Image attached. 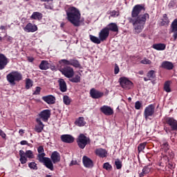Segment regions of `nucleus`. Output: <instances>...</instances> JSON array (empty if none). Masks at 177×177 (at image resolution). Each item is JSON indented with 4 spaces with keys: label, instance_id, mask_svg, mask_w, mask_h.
Wrapping results in <instances>:
<instances>
[{
    "label": "nucleus",
    "instance_id": "45",
    "mask_svg": "<svg viewBox=\"0 0 177 177\" xmlns=\"http://www.w3.org/2000/svg\"><path fill=\"white\" fill-rule=\"evenodd\" d=\"M162 149H164L165 151L169 150V145L168 144V142H165L162 145Z\"/></svg>",
    "mask_w": 177,
    "mask_h": 177
},
{
    "label": "nucleus",
    "instance_id": "39",
    "mask_svg": "<svg viewBox=\"0 0 177 177\" xmlns=\"http://www.w3.org/2000/svg\"><path fill=\"white\" fill-rule=\"evenodd\" d=\"M147 77L149 78V80H154V78H156V71H149L147 73Z\"/></svg>",
    "mask_w": 177,
    "mask_h": 177
},
{
    "label": "nucleus",
    "instance_id": "23",
    "mask_svg": "<svg viewBox=\"0 0 177 177\" xmlns=\"http://www.w3.org/2000/svg\"><path fill=\"white\" fill-rule=\"evenodd\" d=\"M44 165L50 171H55V167L53 166V161L50 158H48L46 159L45 162L43 163Z\"/></svg>",
    "mask_w": 177,
    "mask_h": 177
},
{
    "label": "nucleus",
    "instance_id": "18",
    "mask_svg": "<svg viewBox=\"0 0 177 177\" xmlns=\"http://www.w3.org/2000/svg\"><path fill=\"white\" fill-rule=\"evenodd\" d=\"M51 161H53V164H57V162H60V153L57 151H54L50 156Z\"/></svg>",
    "mask_w": 177,
    "mask_h": 177
},
{
    "label": "nucleus",
    "instance_id": "62",
    "mask_svg": "<svg viewBox=\"0 0 177 177\" xmlns=\"http://www.w3.org/2000/svg\"><path fill=\"white\" fill-rule=\"evenodd\" d=\"M138 74H140V75H143V74H144L143 71H140L138 72Z\"/></svg>",
    "mask_w": 177,
    "mask_h": 177
},
{
    "label": "nucleus",
    "instance_id": "36",
    "mask_svg": "<svg viewBox=\"0 0 177 177\" xmlns=\"http://www.w3.org/2000/svg\"><path fill=\"white\" fill-rule=\"evenodd\" d=\"M164 91H165V92H167V93H169V92H171V82L170 81H167L166 82H165Z\"/></svg>",
    "mask_w": 177,
    "mask_h": 177
},
{
    "label": "nucleus",
    "instance_id": "27",
    "mask_svg": "<svg viewBox=\"0 0 177 177\" xmlns=\"http://www.w3.org/2000/svg\"><path fill=\"white\" fill-rule=\"evenodd\" d=\"M162 68H165L166 70H173L174 64L171 62L165 61L161 64Z\"/></svg>",
    "mask_w": 177,
    "mask_h": 177
},
{
    "label": "nucleus",
    "instance_id": "35",
    "mask_svg": "<svg viewBox=\"0 0 177 177\" xmlns=\"http://www.w3.org/2000/svg\"><path fill=\"white\" fill-rule=\"evenodd\" d=\"M163 19H162L161 24L162 26H168L169 24V19L167 14H164L162 16Z\"/></svg>",
    "mask_w": 177,
    "mask_h": 177
},
{
    "label": "nucleus",
    "instance_id": "30",
    "mask_svg": "<svg viewBox=\"0 0 177 177\" xmlns=\"http://www.w3.org/2000/svg\"><path fill=\"white\" fill-rule=\"evenodd\" d=\"M42 13L39 12H34L30 16V19H32V20H42Z\"/></svg>",
    "mask_w": 177,
    "mask_h": 177
},
{
    "label": "nucleus",
    "instance_id": "46",
    "mask_svg": "<svg viewBox=\"0 0 177 177\" xmlns=\"http://www.w3.org/2000/svg\"><path fill=\"white\" fill-rule=\"evenodd\" d=\"M140 107H142V103L140 101L136 102L135 103L136 110H140Z\"/></svg>",
    "mask_w": 177,
    "mask_h": 177
},
{
    "label": "nucleus",
    "instance_id": "37",
    "mask_svg": "<svg viewBox=\"0 0 177 177\" xmlns=\"http://www.w3.org/2000/svg\"><path fill=\"white\" fill-rule=\"evenodd\" d=\"M146 146H147V142H146L139 144L138 147V153L143 151V150L146 149Z\"/></svg>",
    "mask_w": 177,
    "mask_h": 177
},
{
    "label": "nucleus",
    "instance_id": "7",
    "mask_svg": "<svg viewBox=\"0 0 177 177\" xmlns=\"http://www.w3.org/2000/svg\"><path fill=\"white\" fill-rule=\"evenodd\" d=\"M77 143L80 149H85L87 145L91 143V139L83 133L80 134L77 139Z\"/></svg>",
    "mask_w": 177,
    "mask_h": 177
},
{
    "label": "nucleus",
    "instance_id": "31",
    "mask_svg": "<svg viewBox=\"0 0 177 177\" xmlns=\"http://www.w3.org/2000/svg\"><path fill=\"white\" fill-rule=\"evenodd\" d=\"M89 38H90V41H91V42H93V44H97V45H99V44H101L102 40H100V38L92 35H89Z\"/></svg>",
    "mask_w": 177,
    "mask_h": 177
},
{
    "label": "nucleus",
    "instance_id": "26",
    "mask_svg": "<svg viewBox=\"0 0 177 177\" xmlns=\"http://www.w3.org/2000/svg\"><path fill=\"white\" fill-rule=\"evenodd\" d=\"M77 73L78 74H75L74 76L71 77V79H69L71 82H73L74 84H79V82H81V77L82 75L80 72Z\"/></svg>",
    "mask_w": 177,
    "mask_h": 177
},
{
    "label": "nucleus",
    "instance_id": "60",
    "mask_svg": "<svg viewBox=\"0 0 177 177\" xmlns=\"http://www.w3.org/2000/svg\"><path fill=\"white\" fill-rule=\"evenodd\" d=\"M6 26H1L0 30H6Z\"/></svg>",
    "mask_w": 177,
    "mask_h": 177
},
{
    "label": "nucleus",
    "instance_id": "44",
    "mask_svg": "<svg viewBox=\"0 0 177 177\" xmlns=\"http://www.w3.org/2000/svg\"><path fill=\"white\" fill-rule=\"evenodd\" d=\"M109 15H111V17H115L120 16V13L116 10L108 11Z\"/></svg>",
    "mask_w": 177,
    "mask_h": 177
},
{
    "label": "nucleus",
    "instance_id": "42",
    "mask_svg": "<svg viewBox=\"0 0 177 177\" xmlns=\"http://www.w3.org/2000/svg\"><path fill=\"white\" fill-rule=\"evenodd\" d=\"M32 86V80L31 79H26V89H30Z\"/></svg>",
    "mask_w": 177,
    "mask_h": 177
},
{
    "label": "nucleus",
    "instance_id": "14",
    "mask_svg": "<svg viewBox=\"0 0 177 177\" xmlns=\"http://www.w3.org/2000/svg\"><path fill=\"white\" fill-rule=\"evenodd\" d=\"M100 111L104 115H113L114 114V111L111 107L107 105H104L100 108Z\"/></svg>",
    "mask_w": 177,
    "mask_h": 177
},
{
    "label": "nucleus",
    "instance_id": "49",
    "mask_svg": "<svg viewBox=\"0 0 177 177\" xmlns=\"http://www.w3.org/2000/svg\"><path fill=\"white\" fill-rule=\"evenodd\" d=\"M39 93H41V87L37 86L33 95H39Z\"/></svg>",
    "mask_w": 177,
    "mask_h": 177
},
{
    "label": "nucleus",
    "instance_id": "56",
    "mask_svg": "<svg viewBox=\"0 0 177 177\" xmlns=\"http://www.w3.org/2000/svg\"><path fill=\"white\" fill-rule=\"evenodd\" d=\"M27 59L30 63H32V62H34V57H28Z\"/></svg>",
    "mask_w": 177,
    "mask_h": 177
},
{
    "label": "nucleus",
    "instance_id": "38",
    "mask_svg": "<svg viewBox=\"0 0 177 177\" xmlns=\"http://www.w3.org/2000/svg\"><path fill=\"white\" fill-rule=\"evenodd\" d=\"M28 165L30 169H32L33 171H37L38 169V166L35 162H29Z\"/></svg>",
    "mask_w": 177,
    "mask_h": 177
},
{
    "label": "nucleus",
    "instance_id": "19",
    "mask_svg": "<svg viewBox=\"0 0 177 177\" xmlns=\"http://www.w3.org/2000/svg\"><path fill=\"white\" fill-rule=\"evenodd\" d=\"M36 122L38 124V125H36L35 127V132H37V133H41V132H42V131H44L45 124H44L42 121H41L40 118H37Z\"/></svg>",
    "mask_w": 177,
    "mask_h": 177
},
{
    "label": "nucleus",
    "instance_id": "9",
    "mask_svg": "<svg viewBox=\"0 0 177 177\" xmlns=\"http://www.w3.org/2000/svg\"><path fill=\"white\" fill-rule=\"evenodd\" d=\"M156 110V106L154 104H151L148 105L144 111V117L146 120L149 118V117H153L154 115V112Z\"/></svg>",
    "mask_w": 177,
    "mask_h": 177
},
{
    "label": "nucleus",
    "instance_id": "54",
    "mask_svg": "<svg viewBox=\"0 0 177 177\" xmlns=\"http://www.w3.org/2000/svg\"><path fill=\"white\" fill-rule=\"evenodd\" d=\"M49 68H50L52 71H55L56 70V66L55 65L49 64Z\"/></svg>",
    "mask_w": 177,
    "mask_h": 177
},
{
    "label": "nucleus",
    "instance_id": "52",
    "mask_svg": "<svg viewBox=\"0 0 177 177\" xmlns=\"http://www.w3.org/2000/svg\"><path fill=\"white\" fill-rule=\"evenodd\" d=\"M44 5L45 9H48L50 10H52L53 7H52V6H50V4L44 3Z\"/></svg>",
    "mask_w": 177,
    "mask_h": 177
},
{
    "label": "nucleus",
    "instance_id": "34",
    "mask_svg": "<svg viewBox=\"0 0 177 177\" xmlns=\"http://www.w3.org/2000/svg\"><path fill=\"white\" fill-rule=\"evenodd\" d=\"M168 9H176L177 2L176 0H171L167 5Z\"/></svg>",
    "mask_w": 177,
    "mask_h": 177
},
{
    "label": "nucleus",
    "instance_id": "40",
    "mask_svg": "<svg viewBox=\"0 0 177 177\" xmlns=\"http://www.w3.org/2000/svg\"><path fill=\"white\" fill-rule=\"evenodd\" d=\"M63 102L64 104H66V106H69L70 103H71V98H70V97H68V95H64Z\"/></svg>",
    "mask_w": 177,
    "mask_h": 177
},
{
    "label": "nucleus",
    "instance_id": "12",
    "mask_svg": "<svg viewBox=\"0 0 177 177\" xmlns=\"http://www.w3.org/2000/svg\"><path fill=\"white\" fill-rule=\"evenodd\" d=\"M90 95L91 96L92 99H100V97H103V96H104V93L95 88H91L90 90Z\"/></svg>",
    "mask_w": 177,
    "mask_h": 177
},
{
    "label": "nucleus",
    "instance_id": "43",
    "mask_svg": "<svg viewBox=\"0 0 177 177\" xmlns=\"http://www.w3.org/2000/svg\"><path fill=\"white\" fill-rule=\"evenodd\" d=\"M103 168L104 169H106V171H111V169H113V166L109 162H105L103 164Z\"/></svg>",
    "mask_w": 177,
    "mask_h": 177
},
{
    "label": "nucleus",
    "instance_id": "29",
    "mask_svg": "<svg viewBox=\"0 0 177 177\" xmlns=\"http://www.w3.org/2000/svg\"><path fill=\"white\" fill-rule=\"evenodd\" d=\"M39 68L40 70H49V62L46 60H42L39 65Z\"/></svg>",
    "mask_w": 177,
    "mask_h": 177
},
{
    "label": "nucleus",
    "instance_id": "4",
    "mask_svg": "<svg viewBox=\"0 0 177 177\" xmlns=\"http://www.w3.org/2000/svg\"><path fill=\"white\" fill-rule=\"evenodd\" d=\"M163 124L169 127L164 126L163 129L167 134L171 133V132H176L177 120L175 118L172 117H165L163 120Z\"/></svg>",
    "mask_w": 177,
    "mask_h": 177
},
{
    "label": "nucleus",
    "instance_id": "25",
    "mask_svg": "<svg viewBox=\"0 0 177 177\" xmlns=\"http://www.w3.org/2000/svg\"><path fill=\"white\" fill-rule=\"evenodd\" d=\"M58 84L61 92H67V84L66 83V81H64V79H59L58 80Z\"/></svg>",
    "mask_w": 177,
    "mask_h": 177
},
{
    "label": "nucleus",
    "instance_id": "11",
    "mask_svg": "<svg viewBox=\"0 0 177 177\" xmlns=\"http://www.w3.org/2000/svg\"><path fill=\"white\" fill-rule=\"evenodd\" d=\"M38 116L40 120H43L44 122H48L49 118H50V110H43L39 113Z\"/></svg>",
    "mask_w": 177,
    "mask_h": 177
},
{
    "label": "nucleus",
    "instance_id": "58",
    "mask_svg": "<svg viewBox=\"0 0 177 177\" xmlns=\"http://www.w3.org/2000/svg\"><path fill=\"white\" fill-rule=\"evenodd\" d=\"M168 167L169 168L172 169L174 168V165L172 163H169Z\"/></svg>",
    "mask_w": 177,
    "mask_h": 177
},
{
    "label": "nucleus",
    "instance_id": "50",
    "mask_svg": "<svg viewBox=\"0 0 177 177\" xmlns=\"http://www.w3.org/2000/svg\"><path fill=\"white\" fill-rule=\"evenodd\" d=\"M114 73L115 74H118L120 73V67L117 64H115Z\"/></svg>",
    "mask_w": 177,
    "mask_h": 177
},
{
    "label": "nucleus",
    "instance_id": "53",
    "mask_svg": "<svg viewBox=\"0 0 177 177\" xmlns=\"http://www.w3.org/2000/svg\"><path fill=\"white\" fill-rule=\"evenodd\" d=\"M78 162L77 160H72L69 165L70 167H73V165H77Z\"/></svg>",
    "mask_w": 177,
    "mask_h": 177
},
{
    "label": "nucleus",
    "instance_id": "51",
    "mask_svg": "<svg viewBox=\"0 0 177 177\" xmlns=\"http://www.w3.org/2000/svg\"><path fill=\"white\" fill-rule=\"evenodd\" d=\"M0 136H1L3 139H6V133H5V132L1 129H0Z\"/></svg>",
    "mask_w": 177,
    "mask_h": 177
},
{
    "label": "nucleus",
    "instance_id": "61",
    "mask_svg": "<svg viewBox=\"0 0 177 177\" xmlns=\"http://www.w3.org/2000/svg\"><path fill=\"white\" fill-rule=\"evenodd\" d=\"M151 79L150 78H147V77H144V81H145V82H147V81H150Z\"/></svg>",
    "mask_w": 177,
    "mask_h": 177
},
{
    "label": "nucleus",
    "instance_id": "48",
    "mask_svg": "<svg viewBox=\"0 0 177 177\" xmlns=\"http://www.w3.org/2000/svg\"><path fill=\"white\" fill-rule=\"evenodd\" d=\"M37 152L39 154H42L43 153H45V149H44V146H39L37 148Z\"/></svg>",
    "mask_w": 177,
    "mask_h": 177
},
{
    "label": "nucleus",
    "instance_id": "17",
    "mask_svg": "<svg viewBox=\"0 0 177 177\" xmlns=\"http://www.w3.org/2000/svg\"><path fill=\"white\" fill-rule=\"evenodd\" d=\"M24 30L26 31V32H35V31H38V27L37 25H33L31 23H28L24 28Z\"/></svg>",
    "mask_w": 177,
    "mask_h": 177
},
{
    "label": "nucleus",
    "instance_id": "28",
    "mask_svg": "<svg viewBox=\"0 0 177 177\" xmlns=\"http://www.w3.org/2000/svg\"><path fill=\"white\" fill-rule=\"evenodd\" d=\"M152 48L156 50H165V48H167V44L162 43L155 44H153Z\"/></svg>",
    "mask_w": 177,
    "mask_h": 177
},
{
    "label": "nucleus",
    "instance_id": "10",
    "mask_svg": "<svg viewBox=\"0 0 177 177\" xmlns=\"http://www.w3.org/2000/svg\"><path fill=\"white\" fill-rule=\"evenodd\" d=\"M154 171L151 165H148L142 168V171H138L139 177H145L147 175H150L151 172Z\"/></svg>",
    "mask_w": 177,
    "mask_h": 177
},
{
    "label": "nucleus",
    "instance_id": "21",
    "mask_svg": "<svg viewBox=\"0 0 177 177\" xmlns=\"http://www.w3.org/2000/svg\"><path fill=\"white\" fill-rule=\"evenodd\" d=\"M61 140L64 143H73L74 142V137L71 135L64 134L61 136Z\"/></svg>",
    "mask_w": 177,
    "mask_h": 177
},
{
    "label": "nucleus",
    "instance_id": "1",
    "mask_svg": "<svg viewBox=\"0 0 177 177\" xmlns=\"http://www.w3.org/2000/svg\"><path fill=\"white\" fill-rule=\"evenodd\" d=\"M145 10V4H137L133 8L131 18L129 19V21L133 25L134 34H140L146 26V21L150 19L149 13L140 15L142 11Z\"/></svg>",
    "mask_w": 177,
    "mask_h": 177
},
{
    "label": "nucleus",
    "instance_id": "55",
    "mask_svg": "<svg viewBox=\"0 0 177 177\" xmlns=\"http://www.w3.org/2000/svg\"><path fill=\"white\" fill-rule=\"evenodd\" d=\"M20 145H21V146L27 145H28V142H27V140H22L20 142Z\"/></svg>",
    "mask_w": 177,
    "mask_h": 177
},
{
    "label": "nucleus",
    "instance_id": "22",
    "mask_svg": "<svg viewBox=\"0 0 177 177\" xmlns=\"http://www.w3.org/2000/svg\"><path fill=\"white\" fill-rule=\"evenodd\" d=\"M83 164L86 168H92L93 167V161L88 156H83Z\"/></svg>",
    "mask_w": 177,
    "mask_h": 177
},
{
    "label": "nucleus",
    "instance_id": "32",
    "mask_svg": "<svg viewBox=\"0 0 177 177\" xmlns=\"http://www.w3.org/2000/svg\"><path fill=\"white\" fill-rule=\"evenodd\" d=\"M45 156H46L45 153H38L37 160H38L39 162H41L42 164H44V162L48 158V157H45Z\"/></svg>",
    "mask_w": 177,
    "mask_h": 177
},
{
    "label": "nucleus",
    "instance_id": "63",
    "mask_svg": "<svg viewBox=\"0 0 177 177\" xmlns=\"http://www.w3.org/2000/svg\"><path fill=\"white\" fill-rule=\"evenodd\" d=\"M21 132H22V133H24V131L23 129L19 130V133H21Z\"/></svg>",
    "mask_w": 177,
    "mask_h": 177
},
{
    "label": "nucleus",
    "instance_id": "47",
    "mask_svg": "<svg viewBox=\"0 0 177 177\" xmlns=\"http://www.w3.org/2000/svg\"><path fill=\"white\" fill-rule=\"evenodd\" d=\"M142 64H151V62L150 59L145 58L144 59L141 60Z\"/></svg>",
    "mask_w": 177,
    "mask_h": 177
},
{
    "label": "nucleus",
    "instance_id": "8",
    "mask_svg": "<svg viewBox=\"0 0 177 177\" xmlns=\"http://www.w3.org/2000/svg\"><path fill=\"white\" fill-rule=\"evenodd\" d=\"M119 82L120 86L127 91H129V89H132V88H133V82L125 77H120L119 79Z\"/></svg>",
    "mask_w": 177,
    "mask_h": 177
},
{
    "label": "nucleus",
    "instance_id": "24",
    "mask_svg": "<svg viewBox=\"0 0 177 177\" xmlns=\"http://www.w3.org/2000/svg\"><path fill=\"white\" fill-rule=\"evenodd\" d=\"M105 28H106L109 32L111 31L112 32L118 33V26L115 23H110Z\"/></svg>",
    "mask_w": 177,
    "mask_h": 177
},
{
    "label": "nucleus",
    "instance_id": "20",
    "mask_svg": "<svg viewBox=\"0 0 177 177\" xmlns=\"http://www.w3.org/2000/svg\"><path fill=\"white\" fill-rule=\"evenodd\" d=\"M95 153L100 158H105L107 157V151L103 148L96 149Z\"/></svg>",
    "mask_w": 177,
    "mask_h": 177
},
{
    "label": "nucleus",
    "instance_id": "13",
    "mask_svg": "<svg viewBox=\"0 0 177 177\" xmlns=\"http://www.w3.org/2000/svg\"><path fill=\"white\" fill-rule=\"evenodd\" d=\"M98 35H99V38H100V41H102V42H103L104 41H106V39H107V38H109V36L110 35V32L105 27L100 30Z\"/></svg>",
    "mask_w": 177,
    "mask_h": 177
},
{
    "label": "nucleus",
    "instance_id": "3",
    "mask_svg": "<svg viewBox=\"0 0 177 177\" xmlns=\"http://www.w3.org/2000/svg\"><path fill=\"white\" fill-rule=\"evenodd\" d=\"M66 19L74 27L81 26V12L78 8L71 6L66 10Z\"/></svg>",
    "mask_w": 177,
    "mask_h": 177
},
{
    "label": "nucleus",
    "instance_id": "41",
    "mask_svg": "<svg viewBox=\"0 0 177 177\" xmlns=\"http://www.w3.org/2000/svg\"><path fill=\"white\" fill-rule=\"evenodd\" d=\"M115 165L116 167V169H121L122 168V162L118 158L115 161Z\"/></svg>",
    "mask_w": 177,
    "mask_h": 177
},
{
    "label": "nucleus",
    "instance_id": "64",
    "mask_svg": "<svg viewBox=\"0 0 177 177\" xmlns=\"http://www.w3.org/2000/svg\"><path fill=\"white\" fill-rule=\"evenodd\" d=\"M46 177H52V176H51V175H49V174H47V175H46Z\"/></svg>",
    "mask_w": 177,
    "mask_h": 177
},
{
    "label": "nucleus",
    "instance_id": "6",
    "mask_svg": "<svg viewBox=\"0 0 177 177\" xmlns=\"http://www.w3.org/2000/svg\"><path fill=\"white\" fill-rule=\"evenodd\" d=\"M19 161L21 164L24 165L28 161L27 158L32 159L35 158L34 152L31 150H27L26 152L23 150H19Z\"/></svg>",
    "mask_w": 177,
    "mask_h": 177
},
{
    "label": "nucleus",
    "instance_id": "5",
    "mask_svg": "<svg viewBox=\"0 0 177 177\" xmlns=\"http://www.w3.org/2000/svg\"><path fill=\"white\" fill-rule=\"evenodd\" d=\"M8 82L10 85H16V82H20L23 80V75L19 71H12L6 75Z\"/></svg>",
    "mask_w": 177,
    "mask_h": 177
},
{
    "label": "nucleus",
    "instance_id": "16",
    "mask_svg": "<svg viewBox=\"0 0 177 177\" xmlns=\"http://www.w3.org/2000/svg\"><path fill=\"white\" fill-rule=\"evenodd\" d=\"M42 100L47 103V104H55L56 103V97L52 95L43 96Z\"/></svg>",
    "mask_w": 177,
    "mask_h": 177
},
{
    "label": "nucleus",
    "instance_id": "15",
    "mask_svg": "<svg viewBox=\"0 0 177 177\" xmlns=\"http://www.w3.org/2000/svg\"><path fill=\"white\" fill-rule=\"evenodd\" d=\"M9 63V59L0 53V70H4Z\"/></svg>",
    "mask_w": 177,
    "mask_h": 177
},
{
    "label": "nucleus",
    "instance_id": "33",
    "mask_svg": "<svg viewBox=\"0 0 177 177\" xmlns=\"http://www.w3.org/2000/svg\"><path fill=\"white\" fill-rule=\"evenodd\" d=\"M75 124L77 127H84L85 125V122L84 121V117H80L75 122Z\"/></svg>",
    "mask_w": 177,
    "mask_h": 177
},
{
    "label": "nucleus",
    "instance_id": "57",
    "mask_svg": "<svg viewBox=\"0 0 177 177\" xmlns=\"http://www.w3.org/2000/svg\"><path fill=\"white\" fill-rule=\"evenodd\" d=\"M41 2H53V0H40Z\"/></svg>",
    "mask_w": 177,
    "mask_h": 177
},
{
    "label": "nucleus",
    "instance_id": "2",
    "mask_svg": "<svg viewBox=\"0 0 177 177\" xmlns=\"http://www.w3.org/2000/svg\"><path fill=\"white\" fill-rule=\"evenodd\" d=\"M59 64H64V67H60L59 71L62 73V75H64L66 78H73L74 77V68H81V64L77 58L74 57L69 60L68 59H60L59 61ZM72 66L73 67L70 66Z\"/></svg>",
    "mask_w": 177,
    "mask_h": 177
},
{
    "label": "nucleus",
    "instance_id": "59",
    "mask_svg": "<svg viewBox=\"0 0 177 177\" xmlns=\"http://www.w3.org/2000/svg\"><path fill=\"white\" fill-rule=\"evenodd\" d=\"M12 37L9 36V37H8L7 41H8V42H10V41H12Z\"/></svg>",
    "mask_w": 177,
    "mask_h": 177
}]
</instances>
